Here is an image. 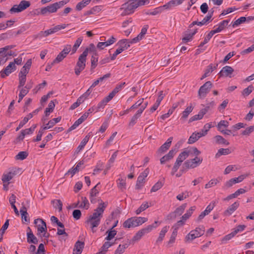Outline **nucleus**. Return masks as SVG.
<instances>
[{
	"label": "nucleus",
	"mask_w": 254,
	"mask_h": 254,
	"mask_svg": "<svg viewBox=\"0 0 254 254\" xmlns=\"http://www.w3.org/2000/svg\"><path fill=\"white\" fill-rule=\"evenodd\" d=\"M65 57H66L65 55H64L63 53L60 52L59 54V55L57 56V58L52 63V65H54V64H55L56 63H58L61 62Z\"/></svg>",
	"instance_id": "46"
},
{
	"label": "nucleus",
	"mask_w": 254,
	"mask_h": 254,
	"mask_svg": "<svg viewBox=\"0 0 254 254\" xmlns=\"http://www.w3.org/2000/svg\"><path fill=\"white\" fill-rule=\"evenodd\" d=\"M100 185V183H98L94 188H93L90 191V196L95 197L97 194L99 193V191L97 189L98 188V186Z\"/></svg>",
	"instance_id": "62"
},
{
	"label": "nucleus",
	"mask_w": 254,
	"mask_h": 254,
	"mask_svg": "<svg viewBox=\"0 0 254 254\" xmlns=\"http://www.w3.org/2000/svg\"><path fill=\"white\" fill-rule=\"evenodd\" d=\"M118 187L122 190L124 191L126 189V180L122 179H119L117 181Z\"/></svg>",
	"instance_id": "37"
},
{
	"label": "nucleus",
	"mask_w": 254,
	"mask_h": 254,
	"mask_svg": "<svg viewBox=\"0 0 254 254\" xmlns=\"http://www.w3.org/2000/svg\"><path fill=\"white\" fill-rule=\"evenodd\" d=\"M178 227H176L173 230L172 235L171 236L170 240L168 241V245L169 247H171L172 245L175 243L176 237L177 235Z\"/></svg>",
	"instance_id": "26"
},
{
	"label": "nucleus",
	"mask_w": 254,
	"mask_h": 254,
	"mask_svg": "<svg viewBox=\"0 0 254 254\" xmlns=\"http://www.w3.org/2000/svg\"><path fill=\"white\" fill-rule=\"evenodd\" d=\"M68 2H69V0H61L59 2H56L55 3H54V4L55 7H56V10L57 11V10L59 8H61L64 5L67 3H68Z\"/></svg>",
	"instance_id": "49"
},
{
	"label": "nucleus",
	"mask_w": 254,
	"mask_h": 254,
	"mask_svg": "<svg viewBox=\"0 0 254 254\" xmlns=\"http://www.w3.org/2000/svg\"><path fill=\"white\" fill-rule=\"evenodd\" d=\"M231 153L229 149L228 148H220L218 150V153L216 155H227Z\"/></svg>",
	"instance_id": "58"
},
{
	"label": "nucleus",
	"mask_w": 254,
	"mask_h": 254,
	"mask_svg": "<svg viewBox=\"0 0 254 254\" xmlns=\"http://www.w3.org/2000/svg\"><path fill=\"white\" fill-rule=\"evenodd\" d=\"M219 183V181L217 179L211 180L207 184L205 185V189H208L212 186L217 185Z\"/></svg>",
	"instance_id": "53"
},
{
	"label": "nucleus",
	"mask_w": 254,
	"mask_h": 254,
	"mask_svg": "<svg viewBox=\"0 0 254 254\" xmlns=\"http://www.w3.org/2000/svg\"><path fill=\"white\" fill-rule=\"evenodd\" d=\"M28 231L27 233V241L29 244H37L38 243V240L33 234L30 227L27 228Z\"/></svg>",
	"instance_id": "13"
},
{
	"label": "nucleus",
	"mask_w": 254,
	"mask_h": 254,
	"mask_svg": "<svg viewBox=\"0 0 254 254\" xmlns=\"http://www.w3.org/2000/svg\"><path fill=\"white\" fill-rule=\"evenodd\" d=\"M84 164L83 161H80L76 166L75 167L72 168L71 169L69 170L66 174L70 173L72 177L76 172H78L80 169V167Z\"/></svg>",
	"instance_id": "30"
},
{
	"label": "nucleus",
	"mask_w": 254,
	"mask_h": 254,
	"mask_svg": "<svg viewBox=\"0 0 254 254\" xmlns=\"http://www.w3.org/2000/svg\"><path fill=\"white\" fill-rule=\"evenodd\" d=\"M101 10L100 6H96L92 8L89 10H87L84 13V15H88L90 14H95L98 13Z\"/></svg>",
	"instance_id": "28"
},
{
	"label": "nucleus",
	"mask_w": 254,
	"mask_h": 254,
	"mask_svg": "<svg viewBox=\"0 0 254 254\" xmlns=\"http://www.w3.org/2000/svg\"><path fill=\"white\" fill-rule=\"evenodd\" d=\"M254 90V87L252 85H249L247 88L244 89L242 93L244 96H248L249 95L252 91Z\"/></svg>",
	"instance_id": "48"
},
{
	"label": "nucleus",
	"mask_w": 254,
	"mask_h": 254,
	"mask_svg": "<svg viewBox=\"0 0 254 254\" xmlns=\"http://www.w3.org/2000/svg\"><path fill=\"white\" fill-rule=\"evenodd\" d=\"M106 233L108 235L105 238V240L107 241H110L116 235L117 231L115 230H113V228H111L110 229L108 230Z\"/></svg>",
	"instance_id": "27"
},
{
	"label": "nucleus",
	"mask_w": 254,
	"mask_h": 254,
	"mask_svg": "<svg viewBox=\"0 0 254 254\" xmlns=\"http://www.w3.org/2000/svg\"><path fill=\"white\" fill-rule=\"evenodd\" d=\"M108 102L104 99L100 102H99L96 107V112H98L100 111V110L103 109L105 106Z\"/></svg>",
	"instance_id": "56"
},
{
	"label": "nucleus",
	"mask_w": 254,
	"mask_h": 254,
	"mask_svg": "<svg viewBox=\"0 0 254 254\" xmlns=\"http://www.w3.org/2000/svg\"><path fill=\"white\" fill-rule=\"evenodd\" d=\"M84 245V244L83 242L78 241L74 245L73 254H81Z\"/></svg>",
	"instance_id": "19"
},
{
	"label": "nucleus",
	"mask_w": 254,
	"mask_h": 254,
	"mask_svg": "<svg viewBox=\"0 0 254 254\" xmlns=\"http://www.w3.org/2000/svg\"><path fill=\"white\" fill-rule=\"evenodd\" d=\"M229 126V123L227 121H221L217 125V127L219 130H221L222 127H227Z\"/></svg>",
	"instance_id": "57"
},
{
	"label": "nucleus",
	"mask_w": 254,
	"mask_h": 254,
	"mask_svg": "<svg viewBox=\"0 0 254 254\" xmlns=\"http://www.w3.org/2000/svg\"><path fill=\"white\" fill-rule=\"evenodd\" d=\"M205 231L204 227L202 226L201 227H197L195 230H192L186 236V238L193 240V239L202 236Z\"/></svg>",
	"instance_id": "6"
},
{
	"label": "nucleus",
	"mask_w": 254,
	"mask_h": 254,
	"mask_svg": "<svg viewBox=\"0 0 254 254\" xmlns=\"http://www.w3.org/2000/svg\"><path fill=\"white\" fill-rule=\"evenodd\" d=\"M55 105L53 101H51L49 103L48 107L46 109L45 111V116L47 117L49 114L52 112L55 108Z\"/></svg>",
	"instance_id": "33"
},
{
	"label": "nucleus",
	"mask_w": 254,
	"mask_h": 254,
	"mask_svg": "<svg viewBox=\"0 0 254 254\" xmlns=\"http://www.w3.org/2000/svg\"><path fill=\"white\" fill-rule=\"evenodd\" d=\"M129 44H130L129 40L127 39H122L118 43L119 48L124 49V51L130 47Z\"/></svg>",
	"instance_id": "21"
},
{
	"label": "nucleus",
	"mask_w": 254,
	"mask_h": 254,
	"mask_svg": "<svg viewBox=\"0 0 254 254\" xmlns=\"http://www.w3.org/2000/svg\"><path fill=\"white\" fill-rule=\"evenodd\" d=\"M81 199L82 200V202L81 204L79 206V208H85L87 209L89 207V202L88 200L85 197H82Z\"/></svg>",
	"instance_id": "52"
},
{
	"label": "nucleus",
	"mask_w": 254,
	"mask_h": 254,
	"mask_svg": "<svg viewBox=\"0 0 254 254\" xmlns=\"http://www.w3.org/2000/svg\"><path fill=\"white\" fill-rule=\"evenodd\" d=\"M26 80V76L25 75H19V85L18 86V88H20L21 87H23Z\"/></svg>",
	"instance_id": "51"
},
{
	"label": "nucleus",
	"mask_w": 254,
	"mask_h": 254,
	"mask_svg": "<svg viewBox=\"0 0 254 254\" xmlns=\"http://www.w3.org/2000/svg\"><path fill=\"white\" fill-rule=\"evenodd\" d=\"M16 69V67L14 65V63L10 62L5 68L0 71L1 77L2 78H5L6 76H8L12 72L15 70Z\"/></svg>",
	"instance_id": "10"
},
{
	"label": "nucleus",
	"mask_w": 254,
	"mask_h": 254,
	"mask_svg": "<svg viewBox=\"0 0 254 254\" xmlns=\"http://www.w3.org/2000/svg\"><path fill=\"white\" fill-rule=\"evenodd\" d=\"M212 86V84L210 81L206 82L202 86H201L198 92V95L200 99H203L206 94L209 92Z\"/></svg>",
	"instance_id": "7"
},
{
	"label": "nucleus",
	"mask_w": 254,
	"mask_h": 254,
	"mask_svg": "<svg viewBox=\"0 0 254 254\" xmlns=\"http://www.w3.org/2000/svg\"><path fill=\"white\" fill-rule=\"evenodd\" d=\"M57 12L56 7L54 3L41 9L40 13L42 15H46L47 13H51Z\"/></svg>",
	"instance_id": "15"
},
{
	"label": "nucleus",
	"mask_w": 254,
	"mask_h": 254,
	"mask_svg": "<svg viewBox=\"0 0 254 254\" xmlns=\"http://www.w3.org/2000/svg\"><path fill=\"white\" fill-rule=\"evenodd\" d=\"M233 68L230 66H225L222 68L221 70L218 73L220 77L221 76H229L231 77V74L233 72Z\"/></svg>",
	"instance_id": "14"
},
{
	"label": "nucleus",
	"mask_w": 254,
	"mask_h": 254,
	"mask_svg": "<svg viewBox=\"0 0 254 254\" xmlns=\"http://www.w3.org/2000/svg\"><path fill=\"white\" fill-rule=\"evenodd\" d=\"M98 55L97 52H94V53L93 54L91 59V68L94 69L95 68V67L97 66V63L98 62Z\"/></svg>",
	"instance_id": "29"
},
{
	"label": "nucleus",
	"mask_w": 254,
	"mask_h": 254,
	"mask_svg": "<svg viewBox=\"0 0 254 254\" xmlns=\"http://www.w3.org/2000/svg\"><path fill=\"white\" fill-rule=\"evenodd\" d=\"M91 0H83L78 2L76 5V9L78 11L81 10L82 8L87 5Z\"/></svg>",
	"instance_id": "25"
},
{
	"label": "nucleus",
	"mask_w": 254,
	"mask_h": 254,
	"mask_svg": "<svg viewBox=\"0 0 254 254\" xmlns=\"http://www.w3.org/2000/svg\"><path fill=\"white\" fill-rule=\"evenodd\" d=\"M205 114L201 110L197 115H195L193 117H191L189 120V122H192L196 120L201 119Z\"/></svg>",
	"instance_id": "38"
},
{
	"label": "nucleus",
	"mask_w": 254,
	"mask_h": 254,
	"mask_svg": "<svg viewBox=\"0 0 254 254\" xmlns=\"http://www.w3.org/2000/svg\"><path fill=\"white\" fill-rule=\"evenodd\" d=\"M202 158L196 156L194 158L187 160L184 164V167L187 169L194 168L201 163Z\"/></svg>",
	"instance_id": "8"
},
{
	"label": "nucleus",
	"mask_w": 254,
	"mask_h": 254,
	"mask_svg": "<svg viewBox=\"0 0 254 254\" xmlns=\"http://www.w3.org/2000/svg\"><path fill=\"white\" fill-rule=\"evenodd\" d=\"M61 117H59L50 120L44 127V129H48L52 128L56 123H59L61 121Z\"/></svg>",
	"instance_id": "20"
},
{
	"label": "nucleus",
	"mask_w": 254,
	"mask_h": 254,
	"mask_svg": "<svg viewBox=\"0 0 254 254\" xmlns=\"http://www.w3.org/2000/svg\"><path fill=\"white\" fill-rule=\"evenodd\" d=\"M254 131V125L247 127L245 130L243 131L241 134L245 136H249L250 134Z\"/></svg>",
	"instance_id": "47"
},
{
	"label": "nucleus",
	"mask_w": 254,
	"mask_h": 254,
	"mask_svg": "<svg viewBox=\"0 0 254 254\" xmlns=\"http://www.w3.org/2000/svg\"><path fill=\"white\" fill-rule=\"evenodd\" d=\"M53 31L52 30V29H48L47 30H46L45 31H41L38 36H39V37H47L48 36V35H50V34H53Z\"/></svg>",
	"instance_id": "54"
},
{
	"label": "nucleus",
	"mask_w": 254,
	"mask_h": 254,
	"mask_svg": "<svg viewBox=\"0 0 254 254\" xmlns=\"http://www.w3.org/2000/svg\"><path fill=\"white\" fill-rule=\"evenodd\" d=\"M26 135L24 131L22 130L21 131L20 134L16 137L15 140L14 141V143H18L20 142L21 141L23 140L24 138L25 135Z\"/></svg>",
	"instance_id": "59"
},
{
	"label": "nucleus",
	"mask_w": 254,
	"mask_h": 254,
	"mask_svg": "<svg viewBox=\"0 0 254 254\" xmlns=\"http://www.w3.org/2000/svg\"><path fill=\"white\" fill-rule=\"evenodd\" d=\"M15 175L14 172H9L6 174H4L2 176V181L3 183H8L11 180L14 176Z\"/></svg>",
	"instance_id": "24"
},
{
	"label": "nucleus",
	"mask_w": 254,
	"mask_h": 254,
	"mask_svg": "<svg viewBox=\"0 0 254 254\" xmlns=\"http://www.w3.org/2000/svg\"><path fill=\"white\" fill-rule=\"evenodd\" d=\"M217 66L218 64H216V65L214 66H213L212 64H210L209 65H208L207 69L205 70V73L202 76L200 79L202 80L203 79L207 77L209 75V73L212 72L214 69H215L217 68Z\"/></svg>",
	"instance_id": "22"
},
{
	"label": "nucleus",
	"mask_w": 254,
	"mask_h": 254,
	"mask_svg": "<svg viewBox=\"0 0 254 254\" xmlns=\"http://www.w3.org/2000/svg\"><path fill=\"white\" fill-rule=\"evenodd\" d=\"M72 215L73 218L76 220H78L80 218L81 216V212L80 210L78 209H75L73 210L72 212Z\"/></svg>",
	"instance_id": "64"
},
{
	"label": "nucleus",
	"mask_w": 254,
	"mask_h": 254,
	"mask_svg": "<svg viewBox=\"0 0 254 254\" xmlns=\"http://www.w3.org/2000/svg\"><path fill=\"white\" fill-rule=\"evenodd\" d=\"M170 147L165 143H164L157 150V153L161 155L162 153H165Z\"/></svg>",
	"instance_id": "50"
},
{
	"label": "nucleus",
	"mask_w": 254,
	"mask_h": 254,
	"mask_svg": "<svg viewBox=\"0 0 254 254\" xmlns=\"http://www.w3.org/2000/svg\"><path fill=\"white\" fill-rule=\"evenodd\" d=\"M147 218L142 217H132L127 219L123 224L126 228H130L137 227L147 221Z\"/></svg>",
	"instance_id": "2"
},
{
	"label": "nucleus",
	"mask_w": 254,
	"mask_h": 254,
	"mask_svg": "<svg viewBox=\"0 0 254 254\" xmlns=\"http://www.w3.org/2000/svg\"><path fill=\"white\" fill-rule=\"evenodd\" d=\"M189 155V152L184 151L181 152L177 158V161L182 163Z\"/></svg>",
	"instance_id": "31"
},
{
	"label": "nucleus",
	"mask_w": 254,
	"mask_h": 254,
	"mask_svg": "<svg viewBox=\"0 0 254 254\" xmlns=\"http://www.w3.org/2000/svg\"><path fill=\"white\" fill-rule=\"evenodd\" d=\"M193 107L191 106L188 107L182 113L181 119H186L189 114L192 111Z\"/></svg>",
	"instance_id": "35"
},
{
	"label": "nucleus",
	"mask_w": 254,
	"mask_h": 254,
	"mask_svg": "<svg viewBox=\"0 0 254 254\" xmlns=\"http://www.w3.org/2000/svg\"><path fill=\"white\" fill-rule=\"evenodd\" d=\"M52 203L54 204V207L55 208H58L59 211L62 210L63 203L60 199L53 200L52 201Z\"/></svg>",
	"instance_id": "43"
},
{
	"label": "nucleus",
	"mask_w": 254,
	"mask_h": 254,
	"mask_svg": "<svg viewBox=\"0 0 254 254\" xmlns=\"http://www.w3.org/2000/svg\"><path fill=\"white\" fill-rule=\"evenodd\" d=\"M163 184L161 182H157L152 188L151 190V192H155L161 189Z\"/></svg>",
	"instance_id": "55"
},
{
	"label": "nucleus",
	"mask_w": 254,
	"mask_h": 254,
	"mask_svg": "<svg viewBox=\"0 0 254 254\" xmlns=\"http://www.w3.org/2000/svg\"><path fill=\"white\" fill-rule=\"evenodd\" d=\"M187 207V203H184L181 206L178 207L175 211V213L177 216H180L184 212L186 207Z\"/></svg>",
	"instance_id": "45"
},
{
	"label": "nucleus",
	"mask_w": 254,
	"mask_h": 254,
	"mask_svg": "<svg viewBox=\"0 0 254 254\" xmlns=\"http://www.w3.org/2000/svg\"><path fill=\"white\" fill-rule=\"evenodd\" d=\"M28 93V91L26 89H21V90L20 91V93L19 94V99L18 101V102H20L23 98L27 95V94Z\"/></svg>",
	"instance_id": "61"
},
{
	"label": "nucleus",
	"mask_w": 254,
	"mask_h": 254,
	"mask_svg": "<svg viewBox=\"0 0 254 254\" xmlns=\"http://www.w3.org/2000/svg\"><path fill=\"white\" fill-rule=\"evenodd\" d=\"M30 5V2L29 1L23 0H21L18 5H13L10 9L11 13L20 12L25 10Z\"/></svg>",
	"instance_id": "5"
},
{
	"label": "nucleus",
	"mask_w": 254,
	"mask_h": 254,
	"mask_svg": "<svg viewBox=\"0 0 254 254\" xmlns=\"http://www.w3.org/2000/svg\"><path fill=\"white\" fill-rule=\"evenodd\" d=\"M211 127V125L210 124H206L204 125V128H207L206 129V130L204 131L203 133H201V132H193L192 134L190 135V138L188 139V143L189 144H192L196 142L199 138H200L202 136H205L207 133V131L209 130V129Z\"/></svg>",
	"instance_id": "4"
},
{
	"label": "nucleus",
	"mask_w": 254,
	"mask_h": 254,
	"mask_svg": "<svg viewBox=\"0 0 254 254\" xmlns=\"http://www.w3.org/2000/svg\"><path fill=\"white\" fill-rule=\"evenodd\" d=\"M8 225L9 220H7L0 230V242L2 241L3 235L4 234L5 231L7 229Z\"/></svg>",
	"instance_id": "41"
},
{
	"label": "nucleus",
	"mask_w": 254,
	"mask_h": 254,
	"mask_svg": "<svg viewBox=\"0 0 254 254\" xmlns=\"http://www.w3.org/2000/svg\"><path fill=\"white\" fill-rule=\"evenodd\" d=\"M215 138L216 142L218 144H223L227 145L229 144V142L221 135H216L215 136Z\"/></svg>",
	"instance_id": "39"
},
{
	"label": "nucleus",
	"mask_w": 254,
	"mask_h": 254,
	"mask_svg": "<svg viewBox=\"0 0 254 254\" xmlns=\"http://www.w3.org/2000/svg\"><path fill=\"white\" fill-rule=\"evenodd\" d=\"M195 206H193L191 207L187 211V212L182 216V218L183 220L186 221L189 218V217L191 215L195 209Z\"/></svg>",
	"instance_id": "32"
},
{
	"label": "nucleus",
	"mask_w": 254,
	"mask_h": 254,
	"mask_svg": "<svg viewBox=\"0 0 254 254\" xmlns=\"http://www.w3.org/2000/svg\"><path fill=\"white\" fill-rule=\"evenodd\" d=\"M215 104L214 101H212L210 102H209L206 104L205 106V108L201 109L203 112L205 114L209 110L212 109Z\"/></svg>",
	"instance_id": "40"
},
{
	"label": "nucleus",
	"mask_w": 254,
	"mask_h": 254,
	"mask_svg": "<svg viewBox=\"0 0 254 254\" xmlns=\"http://www.w3.org/2000/svg\"><path fill=\"white\" fill-rule=\"evenodd\" d=\"M86 51H84L79 56L76 66L80 67V69H84L86 66Z\"/></svg>",
	"instance_id": "12"
},
{
	"label": "nucleus",
	"mask_w": 254,
	"mask_h": 254,
	"mask_svg": "<svg viewBox=\"0 0 254 254\" xmlns=\"http://www.w3.org/2000/svg\"><path fill=\"white\" fill-rule=\"evenodd\" d=\"M148 230V228L147 229L143 228L139 230V231H138L137 233L132 238V239L131 240V242L132 243H133L134 242L140 240L143 236H144L145 234L148 233L147 231Z\"/></svg>",
	"instance_id": "16"
},
{
	"label": "nucleus",
	"mask_w": 254,
	"mask_h": 254,
	"mask_svg": "<svg viewBox=\"0 0 254 254\" xmlns=\"http://www.w3.org/2000/svg\"><path fill=\"white\" fill-rule=\"evenodd\" d=\"M215 206V202H211L206 207L205 210L202 212L198 216L196 221H200L206 215H208L211 210H213L214 206Z\"/></svg>",
	"instance_id": "11"
},
{
	"label": "nucleus",
	"mask_w": 254,
	"mask_h": 254,
	"mask_svg": "<svg viewBox=\"0 0 254 254\" xmlns=\"http://www.w3.org/2000/svg\"><path fill=\"white\" fill-rule=\"evenodd\" d=\"M34 224L37 228L38 233L37 235L39 236L41 233L47 232V227L46 222L41 218H37L34 220Z\"/></svg>",
	"instance_id": "9"
},
{
	"label": "nucleus",
	"mask_w": 254,
	"mask_h": 254,
	"mask_svg": "<svg viewBox=\"0 0 254 254\" xmlns=\"http://www.w3.org/2000/svg\"><path fill=\"white\" fill-rule=\"evenodd\" d=\"M82 40H83V38L82 37H80L77 38V39L75 41L74 45H73V46L72 47L71 54H73L76 52L78 48L79 47Z\"/></svg>",
	"instance_id": "34"
},
{
	"label": "nucleus",
	"mask_w": 254,
	"mask_h": 254,
	"mask_svg": "<svg viewBox=\"0 0 254 254\" xmlns=\"http://www.w3.org/2000/svg\"><path fill=\"white\" fill-rule=\"evenodd\" d=\"M247 175H242L241 176H239L237 178H232V180H233V182H234V184H236L238 183H240L243 181V180L247 176Z\"/></svg>",
	"instance_id": "63"
},
{
	"label": "nucleus",
	"mask_w": 254,
	"mask_h": 254,
	"mask_svg": "<svg viewBox=\"0 0 254 254\" xmlns=\"http://www.w3.org/2000/svg\"><path fill=\"white\" fill-rule=\"evenodd\" d=\"M107 203L101 202L94 212L89 215L85 222V227L90 229L93 233L97 231V227L100 225L103 214L107 206Z\"/></svg>",
	"instance_id": "1"
},
{
	"label": "nucleus",
	"mask_w": 254,
	"mask_h": 254,
	"mask_svg": "<svg viewBox=\"0 0 254 254\" xmlns=\"http://www.w3.org/2000/svg\"><path fill=\"white\" fill-rule=\"evenodd\" d=\"M149 207L148 203L145 202L143 203L140 207L136 210L135 213L136 215L139 214L141 212L143 211Z\"/></svg>",
	"instance_id": "42"
},
{
	"label": "nucleus",
	"mask_w": 254,
	"mask_h": 254,
	"mask_svg": "<svg viewBox=\"0 0 254 254\" xmlns=\"http://www.w3.org/2000/svg\"><path fill=\"white\" fill-rule=\"evenodd\" d=\"M89 137H90V135L89 133L83 139V140L81 141L80 144H79V145L78 146V147L77 148V149L78 150V151H80L81 150H82L84 148V147L85 146L86 144L88 141Z\"/></svg>",
	"instance_id": "36"
},
{
	"label": "nucleus",
	"mask_w": 254,
	"mask_h": 254,
	"mask_svg": "<svg viewBox=\"0 0 254 254\" xmlns=\"http://www.w3.org/2000/svg\"><path fill=\"white\" fill-rule=\"evenodd\" d=\"M239 206V203L238 202H235L225 211L224 212V215L226 216L231 215L238 208Z\"/></svg>",
	"instance_id": "18"
},
{
	"label": "nucleus",
	"mask_w": 254,
	"mask_h": 254,
	"mask_svg": "<svg viewBox=\"0 0 254 254\" xmlns=\"http://www.w3.org/2000/svg\"><path fill=\"white\" fill-rule=\"evenodd\" d=\"M137 8L135 0H127L126 2L122 5L120 10L122 11L121 15L125 16L134 12L135 8Z\"/></svg>",
	"instance_id": "3"
},
{
	"label": "nucleus",
	"mask_w": 254,
	"mask_h": 254,
	"mask_svg": "<svg viewBox=\"0 0 254 254\" xmlns=\"http://www.w3.org/2000/svg\"><path fill=\"white\" fill-rule=\"evenodd\" d=\"M169 228V226H166L162 229L161 231L159 233V237L158 238L156 241V243H158L159 242H162L163 241L164 237L165 235V234L168 231Z\"/></svg>",
	"instance_id": "23"
},
{
	"label": "nucleus",
	"mask_w": 254,
	"mask_h": 254,
	"mask_svg": "<svg viewBox=\"0 0 254 254\" xmlns=\"http://www.w3.org/2000/svg\"><path fill=\"white\" fill-rule=\"evenodd\" d=\"M211 18V15H207L202 21H200L199 22L194 21H193L190 25V28L192 27L193 26L195 25H197L198 26H202L203 25H205L207 24L210 19Z\"/></svg>",
	"instance_id": "17"
},
{
	"label": "nucleus",
	"mask_w": 254,
	"mask_h": 254,
	"mask_svg": "<svg viewBox=\"0 0 254 254\" xmlns=\"http://www.w3.org/2000/svg\"><path fill=\"white\" fill-rule=\"evenodd\" d=\"M28 155V153L26 151H20L15 156L16 160H23L25 159Z\"/></svg>",
	"instance_id": "44"
},
{
	"label": "nucleus",
	"mask_w": 254,
	"mask_h": 254,
	"mask_svg": "<svg viewBox=\"0 0 254 254\" xmlns=\"http://www.w3.org/2000/svg\"><path fill=\"white\" fill-rule=\"evenodd\" d=\"M246 21V17L242 16L236 20L233 24V27H235L236 26H238L241 23H243V22H245Z\"/></svg>",
	"instance_id": "60"
}]
</instances>
